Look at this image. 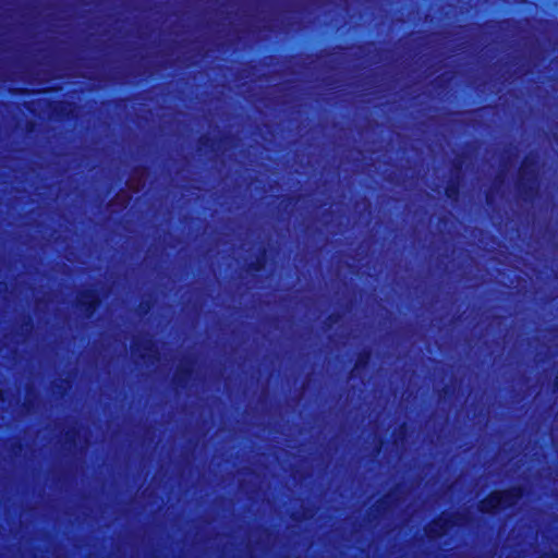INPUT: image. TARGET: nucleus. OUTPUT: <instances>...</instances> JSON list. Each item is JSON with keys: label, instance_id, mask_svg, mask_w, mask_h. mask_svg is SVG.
Listing matches in <instances>:
<instances>
[{"label": "nucleus", "instance_id": "nucleus-22", "mask_svg": "<svg viewBox=\"0 0 558 558\" xmlns=\"http://www.w3.org/2000/svg\"><path fill=\"white\" fill-rule=\"evenodd\" d=\"M3 395H4V393H3V390H2V389H0V401H3V399H4V396H3Z\"/></svg>", "mask_w": 558, "mask_h": 558}, {"label": "nucleus", "instance_id": "nucleus-4", "mask_svg": "<svg viewBox=\"0 0 558 558\" xmlns=\"http://www.w3.org/2000/svg\"><path fill=\"white\" fill-rule=\"evenodd\" d=\"M76 307L87 317H92L100 304L98 293L93 289H85L76 295Z\"/></svg>", "mask_w": 558, "mask_h": 558}, {"label": "nucleus", "instance_id": "nucleus-5", "mask_svg": "<svg viewBox=\"0 0 558 558\" xmlns=\"http://www.w3.org/2000/svg\"><path fill=\"white\" fill-rule=\"evenodd\" d=\"M502 492L498 489L492 490L485 498L480 500L478 502V511L483 513H495L496 511L501 509V497Z\"/></svg>", "mask_w": 558, "mask_h": 558}, {"label": "nucleus", "instance_id": "nucleus-2", "mask_svg": "<svg viewBox=\"0 0 558 558\" xmlns=\"http://www.w3.org/2000/svg\"><path fill=\"white\" fill-rule=\"evenodd\" d=\"M464 520V514L444 512L424 527V533L427 538L436 539L447 534L451 527L462 525Z\"/></svg>", "mask_w": 558, "mask_h": 558}, {"label": "nucleus", "instance_id": "nucleus-7", "mask_svg": "<svg viewBox=\"0 0 558 558\" xmlns=\"http://www.w3.org/2000/svg\"><path fill=\"white\" fill-rule=\"evenodd\" d=\"M498 490L502 492L500 497L501 509H508L515 506L523 497V488L520 485Z\"/></svg>", "mask_w": 558, "mask_h": 558}, {"label": "nucleus", "instance_id": "nucleus-20", "mask_svg": "<svg viewBox=\"0 0 558 558\" xmlns=\"http://www.w3.org/2000/svg\"><path fill=\"white\" fill-rule=\"evenodd\" d=\"M446 393H447V391L444 389L441 392H439V398L442 399Z\"/></svg>", "mask_w": 558, "mask_h": 558}, {"label": "nucleus", "instance_id": "nucleus-3", "mask_svg": "<svg viewBox=\"0 0 558 558\" xmlns=\"http://www.w3.org/2000/svg\"><path fill=\"white\" fill-rule=\"evenodd\" d=\"M132 356L146 364L159 362L160 354L151 338L137 337L131 344Z\"/></svg>", "mask_w": 558, "mask_h": 558}, {"label": "nucleus", "instance_id": "nucleus-6", "mask_svg": "<svg viewBox=\"0 0 558 558\" xmlns=\"http://www.w3.org/2000/svg\"><path fill=\"white\" fill-rule=\"evenodd\" d=\"M461 162L460 161H454L453 162V169L457 171V177L456 178H451L448 183L446 184L445 186V195L448 199L452 201V202H457L459 199V196H460V186H461V177H460V171H461Z\"/></svg>", "mask_w": 558, "mask_h": 558}, {"label": "nucleus", "instance_id": "nucleus-10", "mask_svg": "<svg viewBox=\"0 0 558 558\" xmlns=\"http://www.w3.org/2000/svg\"><path fill=\"white\" fill-rule=\"evenodd\" d=\"M267 263V252L265 247L258 248L255 256L247 263V268L253 271H260Z\"/></svg>", "mask_w": 558, "mask_h": 558}, {"label": "nucleus", "instance_id": "nucleus-9", "mask_svg": "<svg viewBox=\"0 0 558 558\" xmlns=\"http://www.w3.org/2000/svg\"><path fill=\"white\" fill-rule=\"evenodd\" d=\"M392 510L391 495L387 494L378 499L369 509V514L377 513L384 515Z\"/></svg>", "mask_w": 558, "mask_h": 558}, {"label": "nucleus", "instance_id": "nucleus-12", "mask_svg": "<svg viewBox=\"0 0 558 558\" xmlns=\"http://www.w3.org/2000/svg\"><path fill=\"white\" fill-rule=\"evenodd\" d=\"M371 360V353L362 351L357 354L353 369L351 371V377L357 376L362 369H364Z\"/></svg>", "mask_w": 558, "mask_h": 558}, {"label": "nucleus", "instance_id": "nucleus-18", "mask_svg": "<svg viewBox=\"0 0 558 558\" xmlns=\"http://www.w3.org/2000/svg\"><path fill=\"white\" fill-rule=\"evenodd\" d=\"M68 106H69V105H66V104L59 102V104L57 105L56 110H57V111H60V112H62V113H63V112H65V109H66V107H68Z\"/></svg>", "mask_w": 558, "mask_h": 558}, {"label": "nucleus", "instance_id": "nucleus-14", "mask_svg": "<svg viewBox=\"0 0 558 558\" xmlns=\"http://www.w3.org/2000/svg\"><path fill=\"white\" fill-rule=\"evenodd\" d=\"M154 299L151 295H147L145 298L142 299V301L140 302L137 308H136V312L140 314V315H146L150 312L151 307L154 306Z\"/></svg>", "mask_w": 558, "mask_h": 558}, {"label": "nucleus", "instance_id": "nucleus-11", "mask_svg": "<svg viewBox=\"0 0 558 558\" xmlns=\"http://www.w3.org/2000/svg\"><path fill=\"white\" fill-rule=\"evenodd\" d=\"M144 184V169H135L128 181V186L134 193H137L141 191Z\"/></svg>", "mask_w": 558, "mask_h": 558}, {"label": "nucleus", "instance_id": "nucleus-13", "mask_svg": "<svg viewBox=\"0 0 558 558\" xmlns=\"http://www.w3.org/2000/svg\"><path fill=\"white\" fill-rule=\"evenodd\" d=\"M216 140L208 134H203L197 138V150H215Z\"/></svg>", "mask_w": 558, "mask_h": 558}, {"label": "nucleus", "instance_id": "nucleus-1", "mask_svg": "<svg viewBox=\"0 0 558 558\" xmlns=\"http://www.w3.org/2000/svg\"><path fill=\"white\" fill-rule=\"evenodd\" d=\"M515 187L526 198L538 194V161L534 154L526 155L518 169Z\"/></svg>", "mask_w": 558, "mask_h": 558}, {"label": "nucleus", "instance_id": "nucleus-16", "mask_svg": "<svg viewBox=\"0 0 558 558\" xmlns=\"http://www.w3.org/2000/svg\"><path fill=\"white\" fill-rule=\"evenodd\" d=\"M131 201V195H129L126 192H121V193H118L114 197V199L112 201L113 202H120L121 203V206L123 208H125L129 203Z\"/></svg>", "mask_w": 558, "mask_h": 558}, {"label": "nucleus", "instance_id": "nucleus-21", "mask_svg": "<svg viewBox=\"0 0 558 558\" xmlns=\"http://www.w3.org/2000/svg\"><path fill=\"white\" fill-rule=\"evenodd\" d=\"M486 201H487V203H490V193L489 192L486 193Z\"/></svg>", "mask_w": 558, "mask_h": 558}, {"label": "nucleus", "instance_id": "nucleus-19", "mask_svg": "<svg viewBox=\"0 0 558 558\" xmlns=\"http://www.w3.org/2000/svg\"><path fill=\"white\" fill-rule=\"evenodd\" d=\"M554 387L558 389V372H557V374L555 375V378H554Z\"/></svg>", "mask_w": 558, "mask_h": 558}, {"label": "nucleus", "instance_id": "nucleus-15", "mask_svg": "<svg viewBox=\"0 0 558 558\" xmlns=\"http://www.w3.org/2000/svg\"><path fill=\"white\" fill-rule=\"evenodd\" d=\"M78 439V432L75 428H70L64 434V440L70 446H75Z\"/></svg>", "mask_w": 558, "mask_h": 558}, {"label": "nucleus", "instance_id": "nucleus-8", "mask_svg": "<svg viewBox=\"0 0 558 558\" xmlns=\"http://www.w3.org/2000/svg\"><path fill=\"white\" fill-rule=\"evenodd\" d=\"M193 373V363L190 361L181 362L174 372L173 383L178 386L184 385Z\"/></svg>", "mask_w": 558, "mask_h": 558}, {"label": "nucleus", "instance_id": "nucleus-17", "mask_svg": "<svg viewBox=\"0 0 558 558\" xmlns=\"http://www.w3.org/2000/svg\"><path fill=\"white\" fill-rule=\"evenodd\" d=\"M340 319H341V316L339 314L333 313L327 317L325 325L328 328H331L332 326L339 324Z\"/></svg>", "mask_w": 558, "mask_h": 558}]
</instances>
